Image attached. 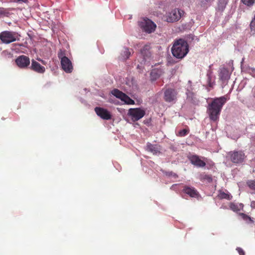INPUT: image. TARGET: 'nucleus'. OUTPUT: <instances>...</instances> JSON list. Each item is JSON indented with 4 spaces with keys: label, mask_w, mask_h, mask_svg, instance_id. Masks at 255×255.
I'll return each mask as SVG.
<instances>
[{
    "label": "nucleus",
    "mask_w": 255,
    "mask_h": 255,
    "mask_svg": "<svg viewBox=\"0 0 255 255\" xmlns=\"http://www.w3.org/2000/svg\"><path fill=\"white\" fill-rule=\"evenodd\" d=\"M227 100L225 96H222L214 99L211 103L208 105L207 113L211 120L216 121L219 119L222 107Z\"/></svg>",
    "instance_id": "f257e3e1"
},
{
    "label": "nucleus",
    "mask_w": 255,
    "mask_h": 255,
    "mask_svg": "<svg viewBox=\"0 0 255 255\" xmlns=\"http://www.w3.org/2000/svg\"><path fill=\"white\" fill-rule=\"evenodd\" d=\"M171 52L173 56L176 58H183L189 52L187 42L182 39L175 41L171 48Z\"/></svg>",
    "instance_id": "f03ea898"
},
{
    "label": "nucleus",
    "mask_w": 255,
    "mask_h": 255,
    "mask_svg": "<svg viewBox=\"0 0 255 255\" xmlns=\"http://www.w3.org/2000/svg\"><path fill=\"white\" fill-rule=\"evenodd\" d=\"M184 11L178 8H175L167 12L164 16L165 20L168 22H175L178 21L184 15Z\"/></svg>",
    "instance_id": "7ed1b4c3"
},
{
    "label": "nucleus",
    "mask_w": 255,
    "mask_h": 255,
    "mask_svg": "<svg viewBox=\"0 0 255 255\" xmlns=\"http://www.w3.org/2000/svg\"><path fill=\"white\" fill-rule=\"evenodd\" d=\"M140 27L146 33H150L155 31L156 24L148 18H142L138 22Z\"/></svg>",
    "instance_id": "20e7f679"
},
{
    "label": "nucleus",
    "mask_w": 255,
    "mask_h": 255,
    "mask_svg": "<svg viewBox=\"0 0 255 255\" xmlns=\"http://www.w3.org/2000/svg\"><path fill=\"white\" fill-rule=\"evenodd\" d=\"M58 56L60 59L62 69L67 73H71L73 70V65L70 60L68 57L64 56L61 51L58 53Z\"/></svg>",
    "instance_id": "39448f33"
},
{
    "label": "nucleus",
    "mask_w": 255,
    "mask_h": 255,
    "mask_svg": "<svg viewBox=\"0 0 255 255\" xmlns=\"http://www.w3.org/2000/svg\"><path fill=\"white\" fill-rule=\"evenodd\" d=\"M227 157L235 163H241L245 161L246 157L242 151H234L228 152Z\"/></svg>",
    "instance_id": "423d86ee"
},
{
    "label": "nucleus",
    "mask_w": 255,
    "mask_h": 255,
    "mask_svg": "<svg viewBox=\"0 0 255 255\" xmlns=\"http://www.w3.org/2000/svg\"><path fill=\"white\" fill-rule=\"evenodd\" d=\"M0 39L3 43H10L18 39V34L15 32L4 31L0 33Z\"/></svg>",
    "instance_id": "0eeeda50"
},
{
    "label": "nucleus",
    "mask_w": 255,
    "mask_h": 255,
    "mask_svg": "<svg viewBox=\"0 0 255 255\" xmlns=\"http://www.w3.org/2000/svg\"><path fill=\"white\" fill-rule=\"evenodd\" d=\"M111 93L116 98L120 99L127 105H134V101L130 98L128 96L118 89H114L112 91Z\"/></svg>",
    "instance_id": "6e6552de"
},
{
    "label": "nucleus",
    "mask_w": 255,
    "mask_h": 255,
    "mask_svg": "<svg viewBox=\"0 0 255 255\" xmlns=\"http://www.w3.org/2000/svg\"><path fill=\"white\" fill-rule=\"evenodd\" d=\"M128 114L134 122L141 119L145 115V111L140 108L130 109Z\"/></svg>",
    "instance_id": "1a4fd4ad"
},
{
    "label": "nucleus",
    "mask_w": 255,
    "mask_h": 255,
    "mask_svg": "<svg viewBox=\"0 0 255 255\" xmlns=\"http://www.w3.org/2000/svg\"><path fill=\"white\" fill-rule=\"evenodd\" d=\"M15 63L19 68L25 69L29 66L30 59L25 55H21L15 59Z\"/></svg>",
    "instance_id": "9d476101"
},
{
    "label": "nucleus",
    "mask_w": 255,
    "mask_h": 255,
    "mask_svg": "<svg viewBox=\"0 0 255 255\" xmlns=\"http://www.w3.org/2000/svg\"><path fill=\"white\" fill-rule=\"evenodd\" d=\"M95 111L97 115L103 120H109L112 118L111 113L106 109L96 107L95 108Z\"/></svg>",
    "instance_id": "9b49d317"
},
{
    "label": "nucleus",
    "mask_w": 255,
    "mask_h": 255,
    "mask_svg": "<svg viewBox=\"0 0 255 255\" xmlns=\"http://www.w3.org/2000/svg\"><path fill=\"white\" fill-rule=\"evenodd\" d=\"M177 92L174 89H167L164 92V98L167 102H174L176 100V96Z\"/></svg>",
    "instance_id": "f8f14e48"
},
{
    "label": "nucleus",
    "mask_w": 255,
    "mask_h": 255,
    "mask_svg": "<svg viewBox=\"0 0 255 255\" xmlns=\"http://www.w3.org/2000/svg\"><path fill=\"white\" fill-rule=\"evenodd\" d=\"M149 46L145 45L144 47L141 50L140 54V56L142 57V60L141 62V63H145L146 61L150 59V52L149 51Z\"/></svg>",
    "instance_id": "ddd939ff"
},
{
    "label": "nucleus",
    "mask_w": 255,
    "mask_h": 255,
    "mask_svg": "<svg viewBox=\"0 0 255 255\" xmlns=\"http://www.w3.org/2000/svg\"><path fill=\"white\" fill-rule=\"evenodd\" d=\"M30 69L38 73H43L45 71V67L41 66L38 62L34 59L31 60Z\"/></svg>",
    "instance_id": "4468645a"
},
{
    "label": "nucleus",
    "mask_w": 255,
    "mask_h": 255,
    "mask_svg": "<svg viewBox=\"0 0 255 255\" xmlns=\"http://www.w3.org/2000/svg\"><path fill=\"white\" fill-rule=\"evenodd\" d=\"M189 160L192 164L198 167H203L206 165L205 162L202 160L197 155H193L190 156Z\"/></svg>",
    "instance_id": "2eb2a0df"
},
{
    "label": "nucleus",
    "mask_w": 255,
    "mask_h": 255,
    "mask_svg": "<svg viewBox=\"0 0 255 255\" xmlns=\"http://www.w3.org/2000/svg\"><path fill=\"white\" fill-rule=\"evenodd\" d=\"M183 192L191 197L198 198L199 196V193L193 187L186 186L183 189Z\"/></svg>",
    "instance_id": "dca6fc26"
},
{
    "label": "nucleus",
    "mask_w": 255,
    "mask_h": 255,
    "mask_svg": "<svg viewBox=\"0 0 255 255\" xmlns=\"http://www.w3.org/2000/svg\"><path fill=\"white\" fill-rule=\"evenodd\" d=\"M219 77L221 80L226 83L230 79V74L226 68H222L220 70Z\"/></svg>",
    "instance_id": "f3484780"
},
{
    "label": "nucleus",
    "mask_w": 255,
    "mask_h": 255,
    "mask_svg": "<svg viewBox=\"0 0 255 255\" xmlns=\"http://www.w3.org/2000/svg\"><path fill=\"white\" fill-rule=\"evenodd\" d=\"M243 208L244 205L242 203H231L230 204V209L234 212L243 210Z\"/></svg>",
    "instance_id": "a211bd4d"
},
{
    "label": "nucleus",
    "mask_w": 255,
    "mask_h": 255,
    "mask_svg": "<svg viewBox=\"0 0 255 255\" xmlns=\"http://www.w3.org/2000/svg\"><path fill=\"white\" fill-rule=\"evenodd\" d=\"M220 199H226L230 200L232 198V196L228 192H225L222 191H220L218 195Z\"/></svg>",
    "instance_id": "6ab92c4d"
},
{
    "label": "nucleus",
    "mask_w": 255,
    "mask_h": 255,
    "mask_svg": "<svg viewBox=\"0 0 255 255\" xmlns=\"http://www.w3.org/2000/svg\"><path fill=\"white\" fill-rule=\"evenodd\" d=\"M228 0H219L218 3V10L223 11L228 3Z\"/></svg>",
    "instance_id": "aec40b11"
},
{
    "label": "nucleus",
    "mask_w": 255,
    "mask_h": 255,
    "mask_svg": "<svg viewBox=\"0 0 255 255\" xmlns=\"http://www.w3.org/2000/svg\"><path fill=\"white\" fill-rule=\"evenodd\" d=\"M207 76L208 77L207 82L208 86L210 87H213L215 84V80L212 76L211 73L208 72Z\"/></svg>",
    "instance_id": "412c9836"
},
{
    "label": "nucleus",
    "mask_w": 255,
    "mask_h": 255,
    "mask_svg": "<svg viewBox=\"0 0 255 255\" xmlns=\"http://www.w3.org/2000/svg\"><path fill=\"white\" fill-rule=\"evenodd\" d=\"M147 150L153 153V154H157L159 152L155 146L150 143L147 144Z\"/></svg>",
    "instance_id": "4be33fe9"
},
{
    "label": "nucleus",
    "mask_w": 255,
    "mask_h": 255,
    "mask_svg": "<svg viewBox=\"0 0 255 255\" xmlns=\"http://www.w3.org/2000/svg\"><path fill=\"white\" fill-rule=\"evenodd\" d=\"M10 13L7 9L0 7V16H8Z\"/></svg>",
    "instance_id": "5701e85b"
},
{
    "label": "nucleus",
    "mask_w": 255,
    "mask_h": 255,
    "mask_svg": "<svg viewBox=\"0 0 255 255\" xmlns=\"http://www.w3.org/2000/svg\"><path fill=\"white\" fill-rule=\"evenodd\" d=\"M241 1L248 6H252L255 3V0H241Z\"/></svg>",
    "instance_id": "b1692460"
},
{
    "label": "nucleus",
    "mask_w": 255,
    "mask_h": 255,
    "mask_svg": "<svg viewBox=\"0 0 255 255\" xmlns=\"http://www.w3.org/2000/svg\"><path fill=\"white\" fill-rule=\"evenodd\" d=\"M250 27L251 34H255V20H252L250 24Z\"/></svg>",
    "instance_id": "393cba45"
},
{
    "label": "nucleus",
    "mask_w": 255,
    "mask_h": 255,
    "mask_svg": "<svg viewBox=\"0 0 255 255\" xmlns=\"http://www.w3.org/2000/svg\"><path fill=\"white\" fill-rule=\"evenodd\" d=\"M122 56L125 59H128L129 57V56L130 55V52L129 51V50H128V48H125L124 51L122 54Z\"/></svg>",
    "instance_id": "a878e982"
},
{
    "label": "nucleus",
    "mask_w": 255,
    "mask_h": 255,
    "mask_svg": "<svg viewBox=\"0 0 255 255\" xmlns=\"http://www.w3.org/2000/svg\"><path fill=\"white\" fill-rule=\"evenodd\" d=\"M247 185L251 189L255 190V180H250L248 181Z\"/></svg>",
    "instance_id": "bb28decb"
},
{
    "label": "nucleus",
    "mask_w": 255,
    "mask_h": 255,
    "mask_svg": "<svg viewBox=\"0 0 255 255\" xmlns=\"http://www.w3.org/2000/svg\"><path fill=\"white\" fill-rule=\"evenodd\" d=\"M214 0H201V5L203 7L209 5Z\"/></svg>",
    "instance_id": "cd10ccee"
},
{
    "label": "nucleus",
    "mask_w": 255,
    "mask_h": 255,
    "mask_svg": "<svg viewBox=\"0 0 255 255\" xmlns=\"http://www.w3.org/2000/svg\"><path fill=\"white\" fill-rule=\"evenodd\" d=\"M201 179L207 180L208 182H211L212 181V178L211 176L209 175H202L201 176Z\"/></svg>",
    "instance_id": "c85d7f7f"
},
{
    "label": "nucleus",
    "mask_w": 255,
    "mask_h": 255,
    "mask_svg": "<svg viewBox=\"0 0 255 255\" xmlns=\"http://www.w3.org/2000/svg\"><path fill=\"white\" fill-rule=\"evenodd\" d=\"M188 132H189V130H188L187 129H183L180 130L178 132L177 135L180 136H185L186 135H187Z\"/></svg>",
    "instance_id": "c756f323"
},
{
    "label": "nucleus",
    "mask_w": 255,
    "mask_h": 255,
    "mask_svg": "<svg viewBox=\"0 0 255 255\" xmlns=\"http://www.w3.org/2000/svg\"><path fill=\"white\" fill-rule=\"evenodd\" d=\"M247 72L253 77L255 78V69L249 67L247 69Z\"/></svg>",
    "instance_id": "7c9ffc66"
},
{
    "label": "nucleus",
    "mask_w": 255,
    "mask_h": 255,
    "mask_svg": "<svg viewBox=\"0 0 255 255\" xmlns=\"http://www.w3.org/2000/svg\"><path fill=\"white\" fill-rule=\"evenodd\" d=\"M240 215L244 220L247 221H249V222H253V220H252L251 218L248 216V215L244 213H241Z\"/></svg>",
    "instance_id": "2f4dec72"
},
{
    "label": "nucleus",
    "mask_w": 255,
    "mask_h": 255,
    "mask_svg": "<svg viewBox=\"0 0 255 255\" xmlns=\"http://www.w3.org/2000/svg\"><path fill=\"white\" fill-rule=\"evenodd\" d=\"M237 251L240 255H245V252L242 249L240 248H237Z\"/></svg>",
    "instance_id": "473e14b6"
},
{
    "label": "nucleus",
    "mask_w": 255,
    "mask_h": 255,
    "mask_svg": "<svg viewBox=\"0 0 255 255\" xmlns=\"http://www.w3.org/2000/svg\"><path fill=\"white\" fill-rule=\"evenodd\" d=\"M12 2H17V3H22V2H26L27 0H11Z\"/></svg>",
    "instance_id": "72a5a7b5"
},
{
    "label": "nucleus",
    "mask_w": 255,
    "mask_h": 255,
    "mask_svg": "<svg viewBox=\"0 0 255 255\" xmlns=\"http://www.w3.org/2000/svg\"><path fill=\"white\" fill-rule=\"evenodd\" d=\"M37 59L38 61L41 62L43 64H44V65L46 64V62L44 60H42L41 59L37 58Z\"/></svg>",
    "instance_id": "f704fd0d"
},
{
    "label": "nucleus",
    "mask_w": 255,
    "mask_h": 255,
    "mask_svg": "<svg viewBox=\"0 0 255 255\" xmlns=\"http://www.w3.org/2000/svg\"><path fill=\"white\" fill-rule=\"evenodd\" d=\"M173 176L175 177H177V175L175 173H173Z\"/></svg>",
    "instance_id": "c9c22d12"
},
{
    "label": "nucleus",
    "mask_w": 255,
    "mask_h": 255,
    "mask_svg": "<svg viewBox=\"0 0 255 255\" xmlns=\"http://www.w3.org/2000/svg\"><path fill=\"white\" fill-rule=\"evenodd\" d=\"M252 19L255 20V14L254 15V17Z\"/></svg>",
    "instance_id": "e433bc0d"
},
{
    "label": "nucleus",
    "mask_w": 255,
    "mask_h": 255,
    "mask_svg": "<svg viewBox=\"0 0 255 255\" xmlns=\"http://www.w3.org/2000/svg\"><path fill=\"white\" fill-rule=\"evenodd\" d=\"M176 186H177V184H174L172 186V187H175Z\"/></svg>",
    "instance_id": "4c0bfd02"
},
{
    "label": "nucleus",
    "mask_w": 255,
    "mask_h": 255,
    "mask_svg": "<svg viewBox=\"0 0 255 255\" xmlns=\"http://www.w3.org/2000/svg\"><path fill=\"white\" fill-rule=\"evenodd\" d=\"M153 73H154V72L153 71H152V72H151V75H152V74H153Z\"/></svg>",
    "instance_id": "58836bf2"
},
{
    "label": "nucleus",
    "mask_w": 255,
    "mask_h": 255,
    "mask_svg": "<svg viewBox=\"0 0 255 255\" xmlns=\"http://www.w3.org/2000/svg\"><path fill=\"white\" fill-rule=\"evenodd\" d=\"M109 102H110V103H113L112 101H110V100H109Z\"/></svg>",
    "instance_id": "ea45409f"
}]
</instances>
